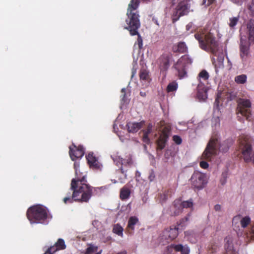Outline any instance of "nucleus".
Listing matches in <instances>:
<instances>
[{
  "label": "nucleus",
  "mask_w": 254,
  "mask_h": 254,
  "mask_svg": "<svg viewBox=\"0 0 254 254\" xmlns=\"http://www.w3.org/2000/svg\"><path fill=\"white\" fill-rule=\"evenodd\" d=\"M194 37L198 41L200 47L206 52H210L214 57L212 58V62L214 65L216 71L218 68L223 66L224 57L223 53L219 54L218 43L216 41L215 36L211 32L205 33L203 32L195 33Z\"/></svg>",
  "instance_id": "nucleus-1"
},
{
  "label": "nucleus",
  "mask_w": 254,
  "mask_h": 254,
  "mask_svg": "<svg viewBox=\"0 0 254 254\" xmlns=\"http://www.w3.org/2000/svg\"><path fill=\"white\" fill-rule=\"evenodd\" d=\"M95 190L89 184H78L75 180H71L70 184V191L72 193L64 197L63 201L65 204L72 203L74 201L88 202L91 198L93 190Z\"/></svg>",
  "instance_id": "nucleus-2"
},
{
  "label": "nucleus",
  "mask_w": 254,
  "mask_h": 254,
  "mask_svg": "<svg viewBox=\"0 0 254 254\" xmlns=\"http://www.w3.org/2000/svg\"><path fill=\"white\" fill-rule=\"evenodd\" d=\"M240 57L242 61H246L250 55L251 43H254V20H249L245 30H240Z\"/></svg>",
  "instance_id": "nucleus-3"
},
{
  "label": "nucleus",
  "mask_w": 254,
  "mask_h": 254,
  "mask_svg": "<svg viewBox=\"0 0 254 254\" xmlns=\"http://www.w3.org/2000/svg\"><path fill=\"white\" fill-rule=\"evenodd\" d=\"M139 0H131L127 9L126 25L124 28L129 31L131 36L138 34V29L140 27L139 15L136 10L139 4Z\"/></svg>",
  "instance_id": "nucleus-4"
},
{
  "label": "nucleus",
  "mask_w": 254,
  "mask_h": 254,
  "mask_svg": "<svg viewBox=\"0 0 254 254\" xmlns=\"http://www.w3.org/2000/svg\"><path fill=\"white\" fill-rule=\"evenodd\" d=\"M238 151L241 154V157L247 163L253 162L254 165V151L252 154L254 139L249 134H242L238 140Z\"/></svg>",
  "instance_id": "nucleus-5"
},
{
  "label": "nucleus",
  "mask_w": 254,
  "mask_h": 254,
  "mask_svg": "<svg viewBox=\"0 0 254 254\" xmlns=\"http://www.w3.org/2000/svg\"><path fill=\"white\" fill-rule=\"evenodd\" d=\"M26 215L31 223L44 224L48 218V212L46 207L36 205L28 209Z\"/></svg>",
  "instance_id": "nucleus-6"
},
{
  "label": "nucleus",
  "mask_w": 254,
  "mask_h": 254,
  "mask_svg": "<svg viewBox=\"0 0 254 254\" xmlns=\"http://www.w3.org/2000/svg\"><path fill=\"white\" fill-rule=\"evenodd\" d=\"M221 147L218 139L216 138H211L202 154V159L211 161L212 157L216 155L218 148L222 152H226L229 149L228 146L225 149H221Z\"/></svg>",
  "instance_id": "nucleus-7"
},
{
  "label": "nucleus",
  "mask_w": 254,
  "mask_h": 254,
  "mask_svg": "<svg viewBox=\"0 0 254 254\" xmlns=\"http://www.w3.org/2000/svg\"><path fill=\"white\" fill-rule=\"evenodd\" d=\"M192 63V60L188 55H185L182 56L173 65V67L176 70L178 76L180 79H182L187 76V67Z\"/></svg>",
  "instance_id": "nucleus-8"
},
{
  "label": "nucleus",
  "mask_w": 254,
  "mask_h": 254,
  "mask_svg": "<svg viewBox=\"0 0 254 254\" xmlns=\"http://www.w3.org/2000/svg\"><path fill=\"white\" fill-rule=\"evenodd\" d=\"M237 110L238 114L245 117L247 120L251 121L252 118V104L250 100L240 98L238 100Z\"/></svg>",
  "instance_id": "nucleus-9"
},
{
  "label": "nucleus",
  "mask_w": 254,
  "mask_h": 254,
  "mask_svg": "<svg viewBox=\"0 0 254 254\" xmlns=\"http://www.w3.org/2000/svg\"><path fill=\"white\" fill-rule=\"evenodd\" d=\"M192 186L198 190L203 189L207 183V179L205 174L195 171L190 179Z\"/></svg>",
  "instance_id": "nucleus-10"
},
{
  "label": "nucleus",
  "mask_w": 254,
  "mask_h": 254,
  "mask_svg": "<svg viewBox=\"0 0 254 254\" xmlns=\"http://www.w3.org/2000/svg\"><path fill=\"white\" fill-rule=\"evenodd\" d=\"M225 242L226 254H238L237 248L240 244L238 242L236 238L228 236L225 239Z\"/></svg>",
  "instance_id": "nucleus-11"
},
{
  "label": "nucleus",
  "mask_w": 254,
  "mask_h": 254,
  "mask_svg": "<svg viewBox=\"0 0 254 254\" xmlns=\"http://www.w3.org/2000/svg\"><path fill=\"white\" fill-rule=\"evenodd\" d=\"M189 8L190 6L186 1L180 2L173 13V21H177L180 17L188 14L189 12Z\"/></svg>",
  "instance_id": "nucleus-12"
},
{
  "label": "nucleus",
  "mask_w": 254,
  "mask_h": 254,
  "mask_svg": "<svg viewBox=\"0 0 254 254\" xmlns=\"http://www.w3.org/2000/svg\"><path fill=\"white\" fill-rule=\"evenodd\" d=\"M170 131L171 129L169 127H165L163 128L161 133L156 141L157 150H162L165 148Z\"/></svg>",
  "instance_id": "nucleus-13"
},
{
  "label": "nucleus",
  "mask_w": 254,
  "mask_h": 254,
  "mask_svg": "<svg viewBox=\"0 0 254 254\" xmlns=\"http://www.w3.org/2000/svg\"><path fill=\"white\" fill-rule=\"evenodd\" d=\"M74 168L75 170V178L72 180H75L78 184H88L86 179L87 172H80V164L79 162H75L74 163Z\"/></svg>",
  "instance_id": "nucleus-14"
},
{
  "label": "nucleus",
  "mask_w": 254,
  "mask_h": 254,
  "mask_svg": "<svg viewBox=\"0 0 254 254\" xmlns=\"http://www.w3.org/2000/svg\"><path fill=\"white\" fill-rule=\"evenodd\" d=\"M84 149L82 146H76L74 143L69 147V154L71 159L75 161L76 159L81 158L84 154Z\"/></svg>",
  "instance_id": "nucleus-15"
},
{
  "label": "nucleus",
  "mask_w": 254,
  "mask_h": 254,
  "mask_svg": "<svg viewBox=\"0 0 254 254\" xmlns=\"http://www.w3.org/2000/svg\"><path fill=\"white\" fill-rule=\"evenodd\" d=\"M170 56L163 54L158 60L159 68L161 71H166L170 66Z\"/></svg>",
  "instance_id": "nucleus-16"
},
{
  "label": "nucleus",
  "mask_w": 254,
  "mask_h": 254,
  "mask_svg": "<svg viewBox=\"0 0 254 254\" xmlns=\"http://www.w3.org/2000/svg\"><path fill=\"white\" fill-rule=\"evenodd\" d=\"M86 158L87 160L88 164L91 168L96 170L101 169L102 165L98 161L97 158L94 154L93 152H89L86 156Z\"/></svg>",
  "instance_id": "nucleus-17"
},
{
  "label": "nucleus",
  "mask_w": 254,
  "mask_h": 254,
  "mask_svg": "<svg viewBox=\"0 0 254 254\" xmlns=\"http://www.w3.org/2000/svg\"><path fill=\"white\" fill-rule=\"evenodd\" d=\"M172 51L174 53L185 54L188 52V48L185 42L181 41L174 44Z\"/></svg>",
  "instance_id": "nucleus-18"
},
{
  "label": "nucleus",
  "mask_w": 254,
  "mask_h": 254,
  "mask_svg": "<svg viewBox=\"0 0 254 254\" xmlns=\"http://www.w3.org/2000/svg\"><path fill=\"white\" fill-rule=\"evenodd\" d=\"M138 219L136 216H131L129 217L126 228L127 233L130 235H132L134 230V226L138 223Z\"/></svg>",
  "instance_id": "nucleus-19"
},
{
  "label": "nucleus",
  "mask_w": 254,
  "mask_h": 254,
  "mask_svg": "<svg viewBox=\"0 0 254 254\" xmlns=\"http://www.w3.org/2000/svg\"><path fill=\"white\" fill-rule=\"evenodd\" d=\"M143 124V122L140 123L129 122L127 125V130L130 133L136 132L142 127Z\"/></svg>",
  "instance_id": "nucleus-20"
},
{
  "label": "nucleus",
  "mask_w": 254,
  "mask_h": 254,
  "mask_svg": "<svg viewBox=\"0 0 254 254\" xmlns=\"http://www.w3.org/2000/svg\"><path fill=\"white\" fill-rule=\"evenodd\" d=\"M240 220V224L243 228H246L251 223V218L249 216H245L241 218L240 215L235 216L233 219V223Z\"/></svg>",
  "instance_id": "nucleus-21"
},
{
  "label": "nucleus",
  "mask_w": 254,
  "mask_h": 254,
  "mask_svg": "<svg viewBox=\"0 0 254 254\" xmlns=\"http://www.w3.org/2000/svg\"><path fill=\"white\" fill-rule=\"evenodd\" d=\"M174 205L175 207H176L177 205H179V208L181 209L191 208L193 206V202L191 199L189 200L184 201L182 202H180L179 200H176L174 201Z\"/></svg>",
  "instance_id": "nucleus-22"
},
{
  "label": "nucleus",
  "mask_w": 254,
  "mask_h": 254,
  "mask_svg": "<svg viewBox=\"0 0 254 254\" xmlns=\"http://www.w3.org/2000/svg\"><path fill=\"white\" fill-rule=\"evenodd\" d=\"M131 190L127 185L124 186L120 190V197L122 200L128 199L130 196Z\"/></svg>",
  "instance_id": "nucleus-23"
},
{
  "label": "nucleus",
  "mask_w": 254,
  "mask_h": 254,
  "mask_svg": "<svg viewBox=\"0 0 254 254\" xmlns=\"http://www.w3.org/2000/svg\"><path fill=\"white\" fill-rule=\"evenodd\" d=\"M165 235L171 241L175 239L178 235V227L175 226L173 228L170 227L169 229H166Z\"/></svg>",
  "instance_id": "nucleus-24"
},
{
  "label": "nucleus",
  "mask_w": 254,
  "mask_h": 254,
  "mask_svg": "<svg viewBox=\"0 0 254 254\" xmlns=\"http://www.w3.org/2000/svg\"><path fill=\"white\" fill-rule=\"evenodd\" d=\"M52 249V251L54 253L58 251L64 250L66 248V246L65 245L64 241L62 239H59L57 242L55 244V245L53 246L50 247Z\"/></svg>",
  "instance_id": "nucleus-25"
},
{
  "label": "nucleus",
  "mask_w": 254,
  "mask_h": 254,
  "mask_svg": "<svg viewBox=\"0 0 254 254\" xmlns=\"http://www.w3.org/2000/svg\"><path fill=\"white\" fill-rule=\"evenodd\" d=\"M119 159L121 161L122 165V167L120 168V170L121 173L124 174L127 171L124 170L123 166L130 167L132 165L133 162L130 157H128L127 159H123L122 158H119Z\"/></svg>",
  "instance_id": "nucleus-26"
},
{
  "label": "nucleus",
  "mask_w": 254,
  "mask_h": 254,
  "mask_svg": "<svg viewBox=\"0 0 254 254\" xmlns=\"http://www.w3.org/2000/svg\"><path fill=\"white\" fill-rule=\"evenodd\" d=\"M140 80L145 83H149L150 82L149 72L145 69H141L139 72Z\"/></svg>",
  "instance_id": "nucleus-27"
},
{
  "label": "nucleus",
  "mask_w": 254,
  "mask_h": 254,
  "mask_svg": "<svg viewBox=\"0 0 254 254\" xmlns=\"http://www.w3.org/2000/svg\"><path fill=\"white\" fill-rule=\"evenodd\" d=\"M219 249V246L216 242H210L209 244L207 251L209 254H213L216 253Z\"/></svg>",
  "instance_id": "nucleus-28"
},
{
  "label": "nucleus",
  "mask_w": 254,
  "mask_h": 254,
  "mask_svg": "<svg viewBox=\"0 0 254 254\" xmlns=\"http://www.w3.org/2000/svg\"><path fill=\"white\" fill-rule=\"evenodd\" d=\"M178 88V83L176 81H173L168 84L166 87V92L167 93L174 92L176 91Z\"/></svg>",
  "instance_id": "nucleus-29"
},
{
  "label": "nucleus",
  "mask_w": 254,
  "mask_h": 254,
  "mask_svg": "<svg viewBox=\"0 0 254 254\" xmlns=\"http://www.w3.org/2000/svg\"><path fill=\"white\" fill-rule=\"evenodd\" d=\"M234 80L237 84H244L247 82V76L244 74L237 75L235 76Z\"/></svg>",
  "instance_id": "nucleus-30"
},
{
  "label": "nucleus",
  "mask_w": 254,
  "mask_h": 254,
  "mask_svg": "<svg viewBox=\"0 0 254 254\" xmlns=\"http://www.w3.org/2000/svg\"><path fill=\"white\" fill-rule=\"evenodd\" d=\"M123 228L119 224H117L114 225L113 228V232L115 234L118 235L119 236H123Z\"/></svg>",
  "instance_id": "nucleus-31"
},
{
  "label": "nucleus",
  "mask_w": 254,
  "mask_h": 254,
  "mask_svg": "<svg viewBox=\"0 0 254 254\" xmlns=\"http://www.w3.org/2000/svg\"><path fill=\"white\" fill-rule=\"evenodd\" d=\"M239 20V17H233L229 18V26L231 29L235 28Z\"/></svg>",
  "instance_id": "nucleus-32"
},
{
  "label": "nucleus",
  "mask_w": 254,
  "mask_h": 254,
  "mask_svg": "<svg viewBox=\"0 0 254 254\" xmlns=\"http://www.w3.org/2000/svg\"><path fill=\"white\" fill-rule=\"evenodd\" d=\"M199 78H202L203 80H206L209 78L208 73L205 70H202L198 74Z\"/></svg>",
  "instance_id": "nucleus-33"
},
{
  "label": "nucleus",
  "mask_w": 254,
  "mask_h": 254,
  "mask_svg": "<svg viewBox=\"0 0 254 254\" xmlns=\"http://www.w3.org/2000/svg\"><path fill=\"white\" fill-rule=\"evenodd\" d=\"M97 250V247H94L93 246H90V247H88L86 249L85 254H90L91 253L96 252Z\"/></svg>",
  "instance_id": "nucleus-34"
},
{
  "label": "nucleus",
  "mask_w": 254,
  "mask_h": 254,
  "mask_svg": "<svg viewBox=\"0 0 254 254\" xmlns=\"http://www.w3.org/2000/svg\"><path fill=\"white\" fill-rule=\"evenodd\" d=\"M135 35L137 36V44L138 45V48L141 49L142 48L143 46V41L142 37L138 32V34H136Z\"/></svg>",
  "instance_id": "nucleus-35"
},
{
  "label": "nucleus",
  "mask_w": 254,
  "mask_h": 254,
  "mask_svg": "<svg viewBox=\"0 0 254 254\" xmlns=\"http://www.w3.org/2000/svg\"><path fill=\"white\" fill-rule=\"evenodd\" d=\"M173 140L178 145L181 144L182 142L181 137L177 135H174L173 136Z\"/></svg>",
  "instance_id": "nucleus-36"
},
{
  "label": "nucleus",
  "mask_w": 254,
  "mask_h": 254,
  "mask_svg": "<svg viewBox=\"0 0 254 254\" xmlns=\"http://www.w3.org/2000/svg\"><path fill=\"white\" fill-rule=\"evenodd\" d=\"M152 125L151 124H149L147 126V128L143 130V132L146 134H149L152 131Z\"/></svg>",
  "instance_id": "nucleus-37"
},
{
  "label": "nucleus",
  "mask_w": 254,
  "mask_h": 254,
  "mask_svg": "<svg viewBox=\"0 0 254 254\" xmlns=\"http://www.w3.org/2000/svg\"><path fill=\"white\" fill-rule=\"evenodd\" d=\"M184 246L181 244L176 245L174 246V250L177 252H181L183 249Z\"/></svg>",
  "instance_id": "nucleus-38"
},
{
  "label": "nucleus",
  "mask_w": 254,
  "mask_h": 254,
  "mask_svg": "<svg viewBox=\"0 0 254 254\" xmlns=\"http://www.w3.org/2000/svg\"><path fill=\"white\" fill-rule=\"evenodd\" d=\"M248 9L250 10L251 15H254V3H251L250 4L248 5Z\"/></svg>",
  "instance_id": "nucleus-39"
},
{
  "label": "nucleus",
  "mask_w": 254,
  "mask_h": 254,
  "mask_svg": "<svg viewBox=\"0 0 254 254\" xmlns=\"http://www.w3.org/2000/svg\"><path fill=\"white\" fill-rule=\"evenodd\" d=\"M148 135H149V134H146L143 132V136H142V140L144 142L148 143L149 142L150 139L148 137Z\"/></svg>",
  "instance_id": "nucleus-40"
},
{
  "label": "nucleus",
  "mask_w": 254,
  "mask_h": 254,
  "mask_svg": "<svg viewBox=\"0 0 254 254\" xmlns=\"http://www.w3.org/2000/svg\"><path fill=\"white\" fill-rule=\"evenodd\" d=\"M199 165L201 168H202V169H206L208 167V163L207 162L204 161H201L200 162Z\"/></svg>",
  "instance_id": "nucleus-41"
},
{
  "label": "nucleus",
  "mask_w": 254,
  "mask_h": 254,
  "mask_svg": "<svg viewBox=\"0 0 254 254\" xmlns=\"http://www.w3.org/2000/svg\"><path fill=\"white\" fill-rule=\"evenodd\" d=\"M126 89L125 88H123L121 90L122 95H121V99L124 101H125V100H126Z\"/></svg>",
  "instance_id": "nucleus-42"
},
{
  "label": "nucleus",
  "mask_w": 254,
  "mask_h": 254,
  "mask_svg": "<svg viewBox=\"0 0 254 254\" xmlns=\"http://www.w3.org/2000/svg\"><path fill=\"white\" fill-rule=\"evenodd\" d=\"M244 0H231V1L233 3L236 4H237L238 5H239V6L242 5V4H243V2L244 1Z\"/></svg>",
  "instance_id": "nucleus-43"
},
{
  "label": "nucleus",
  "mask_w": 254,
  "mask_h": 254,
  "mask_svg": "<svg viewBox=\"0 0 254 254\" xmlns=\"http://www.w3.org/2000/svg\"><path fill=\"white\" fill-rule=\"evenodd\" d=\"M168 191L165 192L164 193L160 195L161 198L163 202L165 201L168 198Z\"/></svg>",
  "instance_id": "nucleus-44"
},
{
  "label": "nucleus",
  "mask_w": 254,
  "mask_h": 254,
  "mask_svg": "<svg viewBox=\"0 0 254 254\" xmlns=\"http://www.w3.org/2000/svg\"><path fill=\"white\" fill-rule=\"evenodd\" d=\"M182 254H189L190 250L188 247H183V250L181 251Z\"/></svg>",
  "instance_id": "nucleus-45"
},
{
  "label": "nucleus",
  "mask_w": 254,
  "mask_h": 254,
  "mask_svg": "<svg viewBox=\"0 0 254 254\" xmlns=\"http://www.w3.org/2000/svg\"><path fill=\"white\" fill-rule=\"evenodd\" d=\"M250 234L251 235L252 238L254 239V224L251 227Z\"/></svg>",
  "instance_id": "nucleus-46"
},
{
  "label": "nucleus",
  "mask_w": 254,
  "mask_h": 254,
  "mask_svg": "<svg viewBox=\"0 0 254 254\" xmlns=\"http://www.w3.org/2000/svg\"><path fill=\"white\" fill-rule=\"evenodd\" d=\"M52 249L49 248L44 254H54V253L52 251Z\"/></svg>",
  "instance_id": "nucleus-47"
},
{
  "label": "nucleus",
  "mask_w": 254,
  "mask_h": 254,
  "mask_svg": "<svg viewBox=\"0 0 254 254\" xmlns=\"http://www.w3.org/2000/svg\"><path fill=\"white\" fill-rule=\"evenodd\" d=\"M119 158H120V157H116L114 160V162L116 163L117 165H121V161L119 160Z\"/></svg>",
  "instance_id": "nucleus-48"
},
{
  "label": "nucleus",
  "mask_w": 254,
  "mask_h": 254,
  "mask_svg": "<svg viewBox=\"0 0 254 254\" xmlns=\"http://www.w3.org/2000/svg\"><path fill=\"white\" fill-rule=\"evenodd\" d=\"M221 208V205L219 204H216L214 206V209L216 211H220Z\"/></svg>",
  "instance_id": "nucleus-49"
},
{
  "label": "nucleus",
  "mask_w": 254,
  "mask_h": 254,
  "mask_svg": "<svg viewBox=\"0 0 254 254\" xmlns=\"http://www.w3.org/2000/svg\"><path fill=\"white\" fill-rule=\"evenodd\" d=\"M215 0H208V2H207V5H210L211 4H212V3H213V2Z\"/></svg>",
  "instance_id": "nucleus-50"
},
{
  "label": "nucleus",
  "mask_w": 254,
  "mask_h": 254,
  "mask_svg": "<svg viewBox=\"0 0 254 254\" xmlns=\"http://www.w3.org/2000/svg\"><path fill=\"white\" fill-rule=\"evenodd\" d=\"M191 27V23H189L186 26V29L187 30H189L190 28Z\"/></svg>",
  "instance_id": "nucleus-51"
},
{
  "label": "nucleus",
  "mask_w": 254,
  "mask_h": 254,
  "mask_svg": "<svg viewBox=\"0 0 254 254\" xmlns=\"http://www.w3.org/2000/svg\"><path fill=\"white\" fill-rule=\"evenodd\" d=\"M152 21L154 22V23H155L157 25L159 26V23L158 22V20L155 18H153L152 19Z\"/></svg>",
  "instance_id": "nucleus-52"
},
{
  "label": "nucleus",
  "mask_w": 254,
  "mask_h": 254,
  "mask_svg": "<svg viewBox=\"0 0 254 254\" xmlns=\"http://www.w3.org/2000/svg\"><path fill=\"white\" fill-rule=\"evenodd\" d=\"M117 254H127V253L126 251H124L119 252Z\"/></svg>",
  "instance_id": "nucleus-53"
},
{
  "label": "nucleus",
  "mask_w": 254,
  "mask_h": 254,
  "mask_svg": "<svg viewBox=\"0 0 254 254\" xmlns=\"http://www.w3.org/2000/svg\"><path fill=\"white\" fill-rule=\"evenodd\" d=\"M140 94L142 96H144L145 95V93H143L142 92H140Z\"/></svg>",
  "instance_id": "nucleus-54"
},
{
  "label": "nucleus",
  "mask_w": 254,
  "mask_h": 254,
  "mask_svg": "<svg viewBox=\"0 0 254 254\" xmlns=\"http://www.w3.org/2000/svg\"><path fill=\"white\" fill-rule=\"evenodd\" d=\"M226 182V179H225L224 180L223 182H221V184L222 185H224V184H225Z\"/></svg>",
  "instance_id": "nucleus-55"
},
{
  "label": "nucleus",
  "mask_w": 254,
  "mask_h": 254,
  "mask_svg": "<svg viewBox=\"0 0 254 254\" xmlns=\"http://www.w3.org/2000/svg\"><path fill=\"white\" fill-rule=\"evenodd\" d=\"M237 234H238V236H242L243 235V233H238Z\"/></svg>",
  "instance_id": "nucleus-56"
},
{
  "label": "nucleus",
  "mask_w": 254,
  "mask_h": 254,
  "mask_svg": "<svg viewBox=\"0 0 254 254\" xmlns=\"http://www.w3.org/2000/svg\"><path fill=\"white\" fill-rule=\"evenodd\" d=\"M179 212H180V211H178L177 212H175L174 213V215H178V214H179Z\"/></svg>",
  "instance_id": "nucleus-57"
},
{
  "label": "nucleus",
  "mask_w": 254,
  "mask_h": 254,
  "mask_svg": "<svg viewBox=\"0 0 254 254\" xmlns=\"http://www.w3.org/2000/svg\"><path fill=\"white\" fill-rule=\"evenodd\" d=\"M69 193H72V191H71V192H69L67 193V196L69 195Z\"/></svg>",
  "instance_id": "nucleus-58"
},
{
  "label": "nucleus",
  "mask_w": 254,
  "mask_h": 254,
  "mask_svg": "<svg viewBox=\"0 0 254 254\" xmlns=\"http://www.w3.org/2000/svg\"><path fill=\"white\" fill-rule=\"evenodd\" d=\"M134 73H135V72H134V71H132V77L134 75Z\"/></svg>",
  "instance_id": "nucleus-59"
},
{
  "label": "nucleus",
  "mask_w": 254,
  "mask_h": 254,
  "mask_svg": "<svg viewBox=\"0 0 254 254\" xmlns=\"http://www.w3.org/2000/svg\"><path fill=\"white\" fill-rule=\"evenodd\" d=\"M252 3L254 4V0H252Z\"/></svg>",
  "instance_id": "nucleus-60"
},
{
  "label": "nucleus",
  "mask_w": 254,
  "mask_h": 254,
  "mask_svg": "<svg viewBox=\"0 0 254 254\" xmlns=\"http://www.w3.org/2000/svg\"><path fill=\"white\" fill-rule=\"evenodd\" d=\"M246 235V236H247V237H248V233H246V234H245V235Z\"/></svg>",
  "instance_id": "nucleus-61"
},
{
  "label": "nucleus",
  "mask_w": 254,
  "mask_h": 254,
  "mask_svg": "<svg viewBox=\"0 0 254 254\" xmlns=\"http://www.w3.org/2000/svg\"><path fill=\"white\" fill-rule=\"evenodd\" d=\"M203 4H204L205 3V2H206V0H203Z\"/></svg>",
  "instance_id": "nucleus-62"
}]
</instances>
